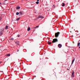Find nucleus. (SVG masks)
Wrapping results in <instances>:
<instances>
[{
	"label": "nucleus",
	"instance_id": "7",
	"mask_svg": "<svg viewBox=\"0 0 80 80\" xmlns=\"http://www.w3.org/2000/svg\"><path fill=\"white\" fill-rule=\"evenodd\" d=\"M15 44H16L18 45H19V41H16L15 42Z\"/></svg>",
	"mask_w": 80,
	"mask_h": 80
},
{
	"label": "nucleus",
	"instance_id": "18",
	"mask_svg": "<svg viewBox=\"0 0 80 80\" xmlns=\"http://www.w3.org/2000/svg\"><path fill=\"white\" fill-rule=\"evenodd\" d=\"M36 4H39V2L38 1L36 2Z\"/></svg>",
	"mask_w": 80,
	"mask_h": 80
},
{
	"label": "nucleus",
	"instance_id": "30",
	"mask_svg": "<svg viewBox=\"0 0 80 80\" xmlns=\"http://www.w3.org/2000/svg\"><path fill=\"white\" fill-rule=\"evenodd\" d=\"M79 48H80V47H79Z\"/></svg>",
	"mask_w": 80,
	"mask_h": 80
},
{
	"label": "nucleus",
	"instance_id": "3",
	"mask_svg": "<svg viewBox=\"0 0 80 80\" xmlns=\"http://www.w3.org/2000/svg\"><path fill=\"white\" fill-rule=\"evenodd\" d=\"M7 0H6L4 1L3 3V5H7V4H8V2H7Z\"/></svg>",
	"mask_w": 80,
	"mask_h": 80
},
{
	"label": "nucleus",
	"instance_id": "24",
	"mask_svg": "<svg viewBox=\"0 0 80 80\" xmlns=\"http://www.w3.org/2000/svg\"><path fill=\"white\" fill-rule=\"evenodd\" d=\"M53 8H55V5H53Z\"/></svg>",
	"mask_w": 80,
	"mask_h": 80
},
{
	"label": "nucleus",
	"instance_id": "25",
	"mask_svg": "<svg viewBox=\"0 0 80 80\" xmlns=\"http://www.w3.org/2000/svg\"><path fill=\"white\" fill-rule=\"evenodd\" d=\"M2 3L1 2H0V5H2Z\"/></svg>",
	"mask_w": 80,
	"mask_h": 80
},
{
	"label": "nucleus",
	"instance_id": "8",
	"mask_svg": "<svg viewBox=\"0 0 80 80\" xmlns=\"http://www.w3.org/2000/svg\"><path fill=\"white\" fill-rule=\"evenodd\" d=\"M75 58H74V59L72 60V62L71 63V66H72V65H73V62H74V61H75Z\"/></svg>",
	"mask_w": 80,
	"mask_h": 80
},
{
	"label": "nucleus",
	"instance_id": "15",
	"mask_svg": "<svg viewBox=\"0 0 80 80\" xmlns=\"http://www.w3.org/2000/svg\"><path fill=\"white\" fill-rule=\"evenodd\" d=\"M20 7H17L16 8V9H20Z\"/></svg>",
	"mask_w": 80,
	"mask_h": 80
},
{
	"label": "nucleus",
	"instance_id": "16",
	"mask_svg": "<svg viewBox=\"0 0 80 80\" xmlns=\"http://www.w3.org/2000/svg\"><path fill=\"white\" fill-rule=\"evenodd\" d=\"M6 56H8L9 57H10V54H6Z\"/></svg>",
	"mask_w": 80,
	"mask_h": 80
},
{
	"label": "nucleus",
	"instance_id": "12",
	"mask_svg": "<svg viewBox=\"0 0 80 80\" xmlns=\"http://www.w3.org/2000/svg\"><path fill=\"white\" fill-rule=\"evenodd\" d=\"M8 26H6V28H5V29H8Z\"/></svg>",
	"mask_w": 80,
	"mask_h": 80
},
{
	"label": "nucleus",
	"instance_id": "10",
	"mask_svg": "<svg viewBox=\"0 0 80 80\" xmlns=\"http://www.w3.org/2000/svg\"><path fill=\"white\" fill-rule=\"evenodd\" d=\"M19 15H22V11L19 12Z\"/></svg>",
	"mask_w": 80,
	"mask_h": 80
},
{
	"label": "nucleus",
	"instance_id": "21",
	"mask_svg": "<svg viewBox=\"0 0 80 80\" xmlns=\"http://www.w3.org/2000/svg\"><path fill=\"white\" fill-rule=\"evenodd\" d=\"M20 19V18H18L16 19V20L18 21V20H19V19Z\"/></svg>",
	"mask_w": 80,
	"mask_h": 80
},
{
	"label": "nucleus",
	"instance_id": "31",
	"mask_svg": "<svg viewBox=\"0 0 80 80\" xmlns=\"http://www.w3.org/2000/svg\"><path fill=\"white\" fill-rule=\"evenodd\" d=\"M73 42V43H74V42Z\"/></svg>",
	"mask_w": 80,
	"mask_h": 80
},
{
	"label": "nucleus",
	"instance_id": "22",
	"mask_svg": "<svg viewBox=\"0 0 80 80\" xmlns=\"http://www.w3.org/2000/svg\"><path fill=\"white\" fill-rule=\"evenodd\" d=\"M38 27H39V26H36V27H35L34 28H37Z\"/></svg>",
	"mask_w": 80,
	"mask_h": 80
},
{
	"label": "nucleus",
	"instance_id": "23",
	"mask_svg": "<svg viewBox=\"0 0 80 80\" xmlns=\"http://www.w3.org/2000/svg\"><path fill=\"white\" fill-rule=\"evenodd\" d=\"M1 20H2V16L0 17V21H1Z\"/></svg>",
	"mask_w": 80,
	"mask_h": 80
},
{
	"label": "nucleus",
	"instance_id": "20",
	"mask_svg": "<svg viewBox=\"0 0 80 80\" xmlns=\"http://www.w3.org/2000/svg\"><path fill=\"white\" fill-rule=\"evenodd\" d=\"M51 43H52V42H49V41H48V44L49 45H50V44H51Z\"/></svg>",
	"mask_w": 80,
	"mask_h": 80
},
{
	"label": "nucleus",
	"instance_id": "28",
	"mask_svg": "<svg viewBox=\"0 0 80 80\" xmlns=\"http://www.w3.org/2000/svg\"><path fill=\"white\" fill-rule=\"evenodd\" d=\"M17 52H19V50H18Z\"/></svg>",
	"mask_w": 80,
	"mask_h": 80
},
{
	"label": "nucleus",
	"instance_id": "19",
	"mask_svg": "<svg viewBox=\"0 0 80 80\" xmlns=\"http://www.w3.org/2000/svg\"><path fill=\"white\" fill-rule=\"evenodd\" d=\"M16 14L17 15H19V12H16Z\"/></svg>",
	"mask_w": 80,
	"mask_h": 80
},
{
	"label": "nucleus",
	"instance_id": "2",
	"mask_svg": "<svg viewBox=\"0 0 80 80\" xmlns=\"http://www.w3.org/2000/svg\"><path fill=\"white\" fill-rule=\"evenodd\" d=\"M57 42H58V40L57 39L55 38V39H53V41H52V43H55Z\"/></svg>",
	"mask_w": 80,
	"mask_h": 80
},
{
	"label": "nucleus",
	"instance_id": "26",
	"mask_svg": "<svg viewBox=\"0 0 80 80\" xmlns=\"http://www.w3.org/2000/svg\"><path fill=\"white\" fill-rule=\"evenodd\" d=\"M20 36L18 35V37H20Z\"/></svg>",
	"mask_w": 80,
	"mask_h": 80
},
{
	"label": "nucleus",
	"instance_id": "32",
	"mask_svg": "<svg viewBox=\"0 0 80 80\" xmlns=\"http://www.w3.org/2000/svg\"><path fill=\"white\" fill-rule=\"evenodd\" d=\"M71 32H71V31H70Z\"/></svg>",
	"mask_w": 80,
	"mask_h": 80
},
{
	"label": "nucleus",
	"instance_id": "13",
	"mask_svg": "<svg viewBox=\"0 0 80 80\" xmlns=\"http://www.w3.org/2000/svg\"><path fill=\"white\" fill-rule=\"evenodd\" d=\"M30 28L29 27L28 29V31H30Z\"/></svg>",
	"mask_w": 80,
	"mask_h": 80
},
{
	"label": "nucleus",
	"instance_id": "14",
	"mask_svg": "<svg viewBox=\"0 0 80 80\" xmlns=\"http://www.w3.org/2000/svg\"><path fill=\"white\" fill-rule=\"evenodd\" d=\"M80 42H79L78 43L77 46H78V47H80Z\"/></svg>",
	"mask_w": 80,
	"mask_h": 80
},
{
	"label": "nucleus",
	"instance_id": "6",
	"mask_svg": "<svg viewBox=\"0 0 80 80\" xmlns=\"http://www.w3.org/2000/svg\"><path fill=\"white\" fill-rule=\"evenodd\" d=\"M38 18H44V17L42 16L41 15H39L38 16Z\"/></svg>",
	"mask_w": 80,
	"mask_h": 80
},
{
	"label": "nucleus",
	"instance_id": "4",
	"mask_svg": "<svg viewBox=\"0 0 80 80\" xmlns=\"http://www.w3.org/2000/svg\"><path fill=\"white\" fill-rule=\"evenodd\" d=\"M4 30V29L2 28V29L1 31L0 32V35H2V33H3L2 32Z\"/></svg>",
	"mask_w": 80,
	"mask_h": 80
},
{
	"label": "nucleus",
	"instance_id": "27",
	"mask_svg": "<svg viewBox=\"0 0 80 80\" xmlns=\"http://www.w3.org/2000/svg\"><path fill=\"white\" fill-rule=\"evenodd\" d=\"M39 0H37V1H38V2H39Z\"/></svg>",
	"mask_w": 80,
	"mask_h": 80
},
{
	"label": "nucleus",
	"instance_id": "11",
	"mask_svg": "<svg viewBox=\"0 0 80 80\" xmlns=\"http://www.w3.org/2000/svg\"><path fill=\"white\" fill-rule=\"evenodd\" d=\"M14 40V39L13 38H11L9 39V40H12V41H13Z\"/></svg>",
	"mask_w": 80,
	"mask_h": 80
},
{
	"label": "nucleus",
	"instance_id": "17",
	"mask_svg": "<svg viewBox=\"0 0 80 80\" xmlns=\"http://www.w3.org/2000/svg\"><path fill=\"white\" fill-rule=\"evenodd\" d=\"M62 7H65V3H62Z\"/></svg>",
	"mask_w": 80,
	"mask_h": 80
},
{
	"label": "nucleus",
	"instance_id": "9",
	"mask_svg": "<svg viewBox=\"0 0 80 80\" xmlns=\"http://www.w3.org/2000/svg\"><path fill=\"white\" fill-rule=\"evenodd\" d=\"M62 46V44H59L58 45V47H59V48H61Z\"/></svg>",
	"mask_w": 80,
	"mask_h": 80
},
{
	"label": "nucleus",
	"instance_id": "1",
	"mask_svg": "<svg viewBox=\"0 0 80 80\" xmlns=\"http://www.w3.org/2000/svg\"><path fill=\"white\" fill-rule=\"evenodd\" d=\"M59 34H60V32H59L56 33H55V37L56 38H57V37H58V36L59 35Z\"/></svg>",
	"mask_w": 80,
	"mask_h": 80
},
{
	"label": "nucleus",
	"instance_id": "29",
	"mask_svg": "<svg viewBox=\"0 0 80 80\" xmlns=\"http://www.w3.org/2000/svg\"><path fill=\"white\" fill-rule=\"evenodd\" d=\"M2 63V62H0V63Z\"/></svg>",
	"mask_w": 80,
	"mask_h": 80
},
{
	"label": "nucleus",
	"instance_id": "5",
	"mask_svg": "<svg viewBox=\"0 0 80 80\" xmlns=\"http://www.w3.org/2000/svg\"><path fill=\"white\" fill-rule=\"evenodd\" d=\"M72 75V77H75V76H74V71L72 70V72L71 73Z\"/></svg>",
	"mask_w": 80,
	"mask_h": 80
}]
</instances>
